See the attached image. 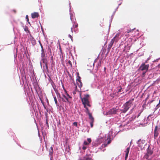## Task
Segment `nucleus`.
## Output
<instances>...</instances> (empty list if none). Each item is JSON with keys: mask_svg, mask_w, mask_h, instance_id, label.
Masks as SVG:
<instances>
[{"mask_svg": "<svg viewBox=\"0 0 160 160\" xmlns=\"http://www.w3.org/2000/svg\"><path fill=\"white\" fill-rule=\"evenodd\" d=\"M46 123L48 127V119L47 118L46 119Z\"/></svg>", "mask_w": 160, "mask_h": 160, "instance_id": "obj_26", "label": "nucleus"}, {"mask_svg": "<svg viewBox=\"0 0 160 160\" xmlns=\"http://www.w3.org/2000/svg\"><path fill=\"white\" fill-rule=\"evenodd\" d=\"M68 63L70 64V66L71 67L72 66V62H71V61L70 60H69L68 61Z\"/></svg>", "mask_w": 160, "mask_h": 160, "instance_id": "obj_28", "label": "nucleus"}, {"mask_svg": "<svg viewBox=\"0 0 160 160\" xmlns=\"http://www.w3.org/2000/svg\"><path fill=\"white\" fill-rule=\"evenodd\" d=\"M134 100V98L130 100L124 104L123 107V109L121 110L122 112L125 113L131 107V104Z\"/></svg>", "mask_w": 160, "mask_h": 160, "instance_id": "obj_1", "label": "nucleus"}, {"mask_svg": "<svg viewBox=\"0 0 160 160\" xmlns=\"http://www.w3.org/2000/svg\"><path fill=\"white\" fill-rule=\"evenodd\" d=\"M79 160H82V159H79Z\"/></svg>", "mask_w": 160, "mask_h": 160, "instance_id": "obj_48", "label": "nucleus"}, {"mask_svg": "<svg viewBox=\"0 0 160 160\" xmlns=\"http://www.w3.org/2000/svg\"><path fill=\"white\" fill-rule=\"evenodd\" d=\"M80 79V77L79 76H78V78H77L76 79L77 84L78 85V87H79L80 88L82 87V84L81 82Z\"/></svg>", "mask_w": 160, "mask_h": 160, "instance_id": "obj_8", "label": "nucleus"}, {"mask_svg": "<svg viewBox=\"0 0 160 160\" xmlns=\"http://www.w3.org/2000/svg\"><path fill=\"white\" fill-rule=\"evenodd\" d=\"M50 150H53V148H52V147H51L50 148Z\"/></svg>", "mask_w": 160, "mask_h": 160, "instance_id": "obj_40", "label": "nucleus"}, {"mask_svg": "<svg viewBox=\"0 0 160 160\" xmlns=\"http://www.w3.org/2000/svg\"><path fill=\"white\" fill-rule=\"evenodd\" d=\"M41 102L42 103V104H43L44 108L45 109H46V108L44 104V102L43 101H42V100L41 99Z\"/></svg>", "mask_w": 160, "mask_h": 160, "instance_id": "obj_25", "label": "nucleus"}, {"mask_svg": "<svg viewBox=\"0 0 160 160\" xmlns=\"http://www.w3.org/2000/svg\"><path fill=\"white\" fill-rule=\"evenodd\" d=\"M153 101V100L151 101H150V103H152Z\"/></svg>", "mask_w": 160, "mask_h": 160, "instance_id": "obj_44", "label": "nucleus"}, {"mask_svg": "<svg viewBox=\"0 0 160 160\" xmlns=\"http://www.w3.org/2000/svg\"><path fill=\"white\" fill-rule=\"evenodd\" d=\"M117 110L116 108H113L110 109L108 112V114H115L116 113Z\"/></svg>", "mask_w": 160, "mask_h": 160, "instance_id": "obj_9", "label": "nucleus"}, {"mask_svg": "<svg viewBox=\"0 0 160 160\" xmlns=\"http://www.w3.org/2000/svg\"><path fill=\"white\" fill-rule=\"evenodd\" d=\"M53 150H49V155L50 156H52L53 153Z\"/></svg>", "mask_w": 160, "mask_h": 160, "instance_id": "obj_21", "label": "nucleus"}, {"mask_svg": "<svg viewBox=\"0 0 160 160\" xmlns=\"http://www.w3.org/2000/svg\"><path fill=\"white\" fill-rule=\"evenodd\" d=\"M24 31L25 32H29V31L28 29V28L26 26L24 28Z\"/></svg>", "mask_w": 160, "mask_h": 160, "instance_id": "obj_20", "label": "nucleus"}, {"mask_svg": "<svg viewBox=\"0 0 160 160\" xmlns=\"http://www.w3.org/2000/svg\"><path fill=\"white\" fill-rule=\"evenodd\" d=\"M146 72H147V71H146L145 72H142V75H143V76H144L145 75V73H146Z\"/></svg>", "mask_w": 160, "mask_h": 160, "instance_id": "obj_34", "label": "nucleus"}, {"mask_svg": "<svg viewBox=\"0 0 160 160\" xmlns=\"http://www.w3.org/2000/svg\"><path fill=\"white\" fill-rule=\"evenodd\" d=\"M84 108H86V112L88 115L89 118L92 117V114L90 112L88 108L87 107V106H86Z\"/></svg>", "mask_w": 160, "mask_h": 160, "instance_id": "obj_14", "label": "nucleus"}, {"mask_svg": "<svg viewBox=\"0 0 160 160\" xmlns=\"http://www.w3.org/2000/svg\"><path fill=\"white\" fill-rule=\"evenodd\" d=\"M88 141V142L86 141H85L84 142V144L85 145H87L89 144V143H91L92 140L91 138H88L87 139Z\"/></svg>", "mask_w": 160, "mask_h": 160, "instance_id": "obj_15", "label": "nucleus"}, {"mask_svg": "<svg viewBox=\"0 0 160 160\" xmlns=\"http://www.w3.org/2000/svg\"><path fill=\"white\" fill-rule=\"evenodd\" d=\"M82 101L83 104L84 105V107H85L86 106H88L89 107L91 106L89 103V102L88 99L85 98H82L81 99Z\"/></svg>", "mask_w": 160, "mask_h": 160, "instance_id": "obj_5", "label": "nucleus"}, {"mask_svg": "<svg viewBox=\"0 0 160 160\" xmlns=\"http://www.w3.org/2000/svg\"><path fill=\"white\" fill-rule=\"evenodd\" d=\"M69 37L71 39V40L72 41V36L71 35H69Z\"/></svg>", "mask_w": 160, "mask_h": 160, "instance_id": "obj_29", "label": "nucleus"}, {"mask_svg": "<svg viewBox=\"0 0 160 160\" xmlns=\"http://www.w3.org/2000/svg\"><path fill=\"white\" fill-rule=\"evenodd\" d=\"M54 99L56 104V105H57L58 106L59 105L58 104V101L57 99V98L55 96L54 97Z\"/></svg>", "mask_w": 160, "mask_h": 160, "instance_id": "obj_19", "label": "nucleus"}, {"mask_svg": "<svg viewBox=\"0 0 160 160\" xmlns=\"http://www.w3.org/2000/svg\"><path fill=\"white\" fill-rule=\"evenodd\" d=\"M159 130V128H158L157 125L156 126L154 130V138L156 139L158 136L159 132L158 131Z\"/></svg>", "mask_w": 160, "mask_h": 160, "instance_id": "obj_7", "label": "nucleus"}, {"mask_svg": "<svg viewBox=\"0 0 160 160\" xmlns=\"http://www.w3.org/2000/svg\"><path fill=\"white\" fill-rule=\"evenodd\" d=\"M39 16V14L37 12H34L31 13V17L32 18H38Z\"/></svg>", "mask_w": 160, "mask_h": 160, "instance_id": "obj_10", "label": "nucleus"}, {"mask_svg": "<svg viewBox=\"0 0 160 160\" xmlns=\"http://www.w3.org/2000/svg\"><path fill=\"white\" fill-rule=\"evenodd\" d=\"M51 62L52 63V67H53L54 66V61H53V62H52V61H51Z\"/></svg>", "mask_w": 160, "mask_h": 160, "instance_id": "obj_27", "label": "nucleus"}, {"mask_svg": "<svg viewBox=\"0 0 160 160\" xmlns=\"http://www.w3.org/2000/svg\"><path fill=\"white\" fill-rule=\"evenodd\" d=\"M71 30L72 32V28H71Z\"/></svg>", "mask_w": 160, "mask_h": 160, "instance_id": "obj_46", "label": "nucleus"}, {"mask_svg": "<svg viewBox=\"0 0 160 160\" xmlns=\"http://www.w3.org/2000/svg\"><path fill=\"white\" fill-rule=\"evenodd\" d=\"M46 68H47V69H48V66H47V65H46Z\"/></svg>", "mask_w": 160, "mask_h": 160, "instance_id": "obj_45", "label": "nucleus"}, {"mask_svg": "<svg viewBox=\"0 0 160 160\" xmlns=\"http://www.w3.org/2000/svg\"><path fill=\"white\" fill-rule=\"evenodd\" d=\"M119 34L118 33L111 40V41L108 46V49L109 51L112 46L114 42H118L119 38Z\"/></svg>", "mask_w": 160, "mask_h": 160, "instance_id": "obj_2", "label": "nucleus"}, {"mask_svg": "<svg viewBox=\"0 0 160 160\" xmlns=\"http://www.w3.org/2000/svg\"><path fill=\"white\" fill-rule=\"evenodd\" d=\"M82 149L83 150H85L87 148V147L86 146H83V147H82Z\"/></svg>", "mask_w": 160, "mask_h": 160, "instance_id": "obj_30", "label": "nucleus"}, {"mask_svg": "<svg viewBox=\"0 0 160 160\" xmlns=\"http://www.w3.org/2000/svg\"><path fill=\"white\" fill-rule=\"evenodd\" d=\"M39 44H40V46L41 47V46H42V43H41V42L40 41H39Z\"/></svg>", "mask_w": 160, "mask_h": 160, "instance_id": "obj_38", "label": "nucleus"}, {"mask_svg": "<svg viewBox=\"0 0 160 160\" xmlns=\"http://www.w3.org/2000/svg\"><path fill=\"white\" fill-rule=\"evenodd\" d=\"M148 154L151 155L153 153V152L151 150H150L149 149L147 150V152Z\"/></svg>", "mask_w": 160, "mask_h": 160, "instance_id": "obj_17", "label": "nucleus"}, {"mask_svg": "<svg viewBox=\"0 0 160 160\" xmlns=\"http://www.w3.org/2000/svg\"><path fill=\"white\" fill-rule=\"evenodd\" d=\"M41 51H43L44 50V49H43V46H41Z\"/></svg>", "mask_w": 160, "mask_h": 160, "instance_id": "obj_36", "label": "nucleus"}, {"mask_svg": "<svg viewBox=\"0 0 160 160\" xmlns=\"http://www.w3.org/2000/svg\"><path fill=\"white\" fill-rule=\"evenodd\" d=\"M148 99V97H147V98H146V100Z\"/></svg>", "mask_w": 160, "mask_h": 160, "instance_id": "obj_47", "label": "nucleus"}, {"mask_svg": "<svg viewBox=\"0 0 160 160\" xmlns=\"http://www.w3.org/2000/svg\"><path fill=\"white\" fill-rule=\"evenodd\" d=\"M134 29L135 28L132 29H130V30H128L125 32V35L126 36L127 38H128L129 37V34L128 33L130 32H132Z\"/></svg>", "mask_w": 160, "mask_h": 160, "instance_id": "obj_11", "label": "nucleus"}, {"mask_svg": "<svg viewBox=\"0 0 160 160\" xmlns=\"http://www.w3.org/2000/svg\"><path fill=\"white\" fill-rule=\"evenodd\" d=\"M65 92L66 95H62L63 97L65 98L67 100V102L68 103L70 104L72 102V98L68 94L66 90H64Z\"/></svg>", "mask_w": 160, "mask_h": 160, "instance_id": "obj_3", "label": "nucleus"}, {"mask_svg": "<svg viewBox=\"0 0 160 160\" xmlns=\"http://www.w3.org/2000/svg\"><path fill=\"white\" fill-rule=\"evenodd\" d=\"M151 156L150 155H149L147 153L144 155L143 158H145L146 159H149V157Z\"/></svg>", "mask_w": 160, "mask_h": 160, "instance_id": "obj_16", "label": "nucleus"}, {"mask_svg": "<svg viewBox=\"0 0 160 160\" xmlns=\"http://www.w3.org/2000/svg\"><path fill=\"white\" fill-rule=\"evenodd\" d=\"M110 142H111V141L110 140H109V141H108V144H109L110 143Z\"/></svg>", "mask_w": 160, "mask_h": 160, "instance_id": "obj_41", "label": "nucleus"}, {"mask_svg": "<svg viewBox=\"0 0 160 160\" xmlns=\"http://www.w3.org/2000/svg\"><path fill=\"white\" fill-rule=\"evenodd\" d=\"M74 84L75 85V88H76V89L77 88V85H76L75 84V83H74Z\"/></svg>", "mask_w": 160, "mask_h": 160, "instance_id": "obj_43", "label": "nucleus"}, {"mask_svg": "<svg viewBox=\"0 0 160 160\" xmlns=\"http://www.w3.org/2000/svg\"><path fill=\"white\" fill-rule=\"evenodd\" d=\"M138 146L140 147L141 150L143 149L147 143L145 140L140 139L138 142Z\"/></svg>", "mask_w": 160, "mask_h": 160, "instance_id": "obj_4", "label": "nucleus"}, {"mask_svg": "<svg viewBox=\"0 0 160 160\" xmlns=\"http://www.w3.org/2000/svg\"><path fill=\"white\" fill-rule=\"evenodd\" d=\"M136 118V117H135L134 118Z\"/></svg>", "mask_w": 160, "mask_h": 160, "instance_id": "obj_50", "label": "nucleus"}, {"mask_svg": "<svg viewBox=\"0 0 160 160\" xmlns=\"http://www.w3.org/2000/svg\"><path fill=\"white\" fill-rule=\"evenodd\" d=\"M142 112V111H141V112H140L138 113V116H137V118H138V117H139L140 115L141 114V113Z\"/></svg>", "mask_w": 160, "mask_h": 160, "instance_id": "obj_32", "label": "nucleus"}, {"mask_svg": "<svg viewBox=\"0 0 160 160\" xmlns=\"http://www.w3.org/2000/svg\"><path fill=\"white\" fill-rule=\"evenodd\" d=\"M120 87V88L118 90V92H121L122 88H121V87Z\"/></svg>", "mask_w": 160, "mask_h": 160, "instance_id": "obj_31", "label": "nucleus"}, {"mask_svg": "<svg viewBox=\"0 0 160 160\" xmlns=\"http://www.w3.org/2000/svg\"><path fill=\"white\" fill-rule=\"evenodd\" d=\"M78 26V24H75L74 26H73V27L75 28H77Z\"/></svg>", "mask_w": 160, "mask_h": 160, "instance_id": "obj_33", "label": "nucleus"}, {"mask_svg": "<svg viewBox=\"0 0 160 160\" xmlns=\"http://www.w3.org/2000/svg\"><path fill=\"white\" fill-rule=\"evenodd\" d=\"M88 159H89V160H91V158H87L86 159V160H88Z\"/></svg>", "mask_w": 160, "mask_h": 160, "instance_id": "obj_39", "label": "nucleus"}, {"mask_svg": "<svg viewBox=\"0 0 160 160\" xmlns=\"http://www.w3.org/2000/svg\"><path fill=\"white\" fill-rule=\"evenodd\" d=\"M73 124L74 126H75L76 127L78 126V123L77 122H74L73 123Z\"/></svg>", "mask_w": 160, "mask_h": 160, "instance_id": "obj_24", "label": "nucleus"}, {"mask_svg": "<svg viewBox=\"0 0 160 160\" xmlns=\"http://www.w3.org/2000/svg\"><path fill=\"white\" fill-rule=\"evenodd\" d=\"M41 57L42 58H44L45 56V54L44 50L41 51Z\"/></svg>", "mask_w": 160, "mask_h": 160, "instance_id": "obj_18", "label": "nucleus"}, {"mask_svg": "<svg viewBox=\"0 0 160 160\" xmlns=\"http://www.w3.org/2000/svg\"><path fill=\"white\" fill-rule=\"evenodd\" d=\"M152 115V114H150V115H149L147 117V119H148V120H149V117H151Z\"/></svg>", "mask_w": 160, "mask_h": 160, "instance_id": "obj_35", "label": "nucleus"}, {"mask_svg": "<svg viewBox=\"0 0 160 160\" xmlns=\"http://www.w3.org/2000/svg\"><path fill=\"white\" fill-rule=\"evenodd\" d=\"M63 101V102H66L65 101Z\"/></svg>", "mask_w": 160, "mask_h": 160, "instance_id": "obj_49", "label": "nucleus"}, {"mask_svg": "<svg viewBox=\"0 0 160 160\" xmlns=\"http://www.w3.org/2000/svg\"><path fill=\"white\" fill-rule=\"evenodd\" d=\"M26 19L27 20V21L28 22V23L30 24V22H29V19L28 16V15H26Z\"/></svg>", "mask_w": 160, "mask_h": 160, "instance_id": "obj_22", "label": "nucleus"}, {"mask_svg": "<svg viewBox=\"0 0 160 160\" xmlns=\"http://www.w3.org/2000/svg\"><path fill=\"white\" fill-rule=\"evenodd\" d=\"M89 119L90 120V124L91 128L93 127V123L94 122V118L93 117L89 118Z\"/></svg>", "mask_w": 160, "mask_h": 160, "instance_id": "obj_13", "label": "nucleus"}, {"mask_svg": "<svg viewBox=\"0 0 160 160\" xmlns=\"http://www.w3.org/2000/svg\"><path fill=\"white\" fill-rule=\"evenodd\" d=\"M149 67V64L145 65V63H143L140 66L139 69L142 71L146 70L147 71Z\"/></svg>", "mask_w": 160, "mask_h": 160, "instance_id": "obj_6", "label": "nucleus"}, {"mask_svg": "<svg viewBox=\"0 0 160 160\" xmlns=\"http://www.w3.org/2000/svg\"><path fill=\"white\" fill-rule=\"evenodd\" d=\"M103 145L104 146V147H106V144H104L103 145Z\"/></svg>", "mask_w": 160, "mask_h": 160, "instance_id": "obj_42", "label": "nucleus"}, {"mask_svg": "<svg viewBox=\"0 0 160 160\" xmlns=\"http://www.w3.org/2000/svg\"><path fill=\"white\" fill-rule=\"evenodd\" d=\"M129 150H130V148L129 147H128L127 148L126 151H125V152L126 153V154H125V160H126L128 158V153H129Z\"/></svg>", "mask_w": 160, "mask_h": 160, "instance_id": "obj_12", "label": "nucleus"}, {"mask_svg": "<svg viewBox=\"0 0 160 160\" xmlns=\"http://www.w3.org/2000/svg\"><path fill=\"white\" fill-rule=\"evenodd\" d=\"M51 61L52 62H53V57L52 56L51 57Z\"/></svg>", "mask_w": 160, "mask_h": 160, "instance_id": "obj_37", "label": "nucleus"}, {"mask_svg": "<svg viewBox=\"0 0 160 160\" xmlns=\"http://www.w3.org/2000/svg\"><path fill=\"white\" fill-rule=\"evenodd\" d=\"M89 95H88V94H86V95H85V97L83 98H86L87 99H88V98H89Z\"/></svg>", "mask_w": 160, "mask_h": 160, "instance_id": "obj_23", "label": "nucleus"}]
</instances>
